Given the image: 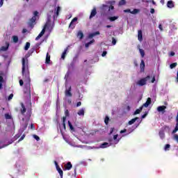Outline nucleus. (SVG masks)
<instances>
[{"mask_svg": "<svg viewBox=\"0 0 178 178\" xmlns=\"http://www.w3.org/2000/svg\"><path fill=\"white\" fill-rule=\"evenodd\" d=\"M92 37H95V35H94V33H92L89 34V35H88V38H92Z\"/></svg>", "mask_w": 178, "mask_h": 178, "instance_id": "59", "label": "nucleus"}, {"mask_svg": "<svg viewBox=\"0 0 178 178\" xmlns=\"http://www.w3.org/2000/svg\"><path fill=\"white\" fill-rule=\"evenodd\" d=\"M131 15H137L140 13V9L134 8V10L131 11Z\"/></svg>", "mask_w": 178, "mask_h": 178, "instance_id": "28", "label": "nucleus"}, {"mask_svg": "<svg viewBox=\"0 0 178 178\" xmlns=\"http://www.w3.org/2000/svg\"><path fill=\"white\" fill-rule=\"evenodd\" d=\"M6 46H2L1 47V51H6L7 49H9V42H6Z\"/></svg>", "mask_w": 178, "mask_h": 178, "instance_id": "14", "label": "nucleus"}, {"mask_svg": "<svg viewBox=\"0 0 178 178\" xmlns=\"http://www.w3.org/2000/svg\"><path fill=\"white\" fill-rule=\"evenodd\" d=\"M22 76L25 83L24 92L26 98H31V79H30V71L29 70V60L22 58Z\"/></svg>", "mask_w": 178, "mask_h": 178, "instance_id": "1", "label": "nucleus"}, {"mask_svg": "<svg viewBox=\"0 0 178 178\" xmlns=\"http://www.w3.org/2000/svg\"><path fill=\"white\" fill-rule=\"evenodd\" d=\"M45 63L47 65L51 63V56H49V53H47Z\"/></svg>", "mask_w": 178, "mask_h": 178, "instance_id": "17", "label": "nucleus"}, {"mask_svg": "<svg viewBox=\"0 0 178 178\" xmlns=\"http://www.w3.org/2000/svg\"><path fill=\"white\" fill-rule=\"evenodd\" d=\"M170 148V145L169 144H167L164 147V150L165 151H169V149Z\"/></svg>", "mask_w": 178, "mask_h": 178, "instance_id": "37", "label": "nucleus"}, {"mask_svg": "<svg viewBox=\"0 0 178 178\" xmlns=\"http://www.w3.org/2000/svg\"><path fill=\"white\" fill-rule=\"evenodd\" d=\"M84 114H85L84 108H81L77 112V115H79V116H84Z\"/></svg>", "mask_w": 178, "mask_h": 178, "instance_id": "21", "label": "nucleus"}, {"mask_svg": "<svg viewBox=\"0 0 178 178\" xmlns=\"http://www.w3.org/2000/svg\"><path fill=\"white\" fill-rule=\"evenodd\" d=\"M140 67V73H144L145 70V63L144 62V60H141Z\"/></svg>", "mask_w": 178, "mask_h": 178, "instance_id": "7", "label": "nucleus"}, {"mask_svg": "<svg viewBox=\"0 0 178 178\" xmlns=\"http://www.w3.org/2000/svg\"><path fill=\"white\" fill-rule=\"evenodd\" d=\"M115 130V128H111L109 134H112Z\"/></svg>", "mask_w": 178, "mask_h": 178, "instance_id": "62", "label": "nucleus"}, {"mask_svg": "<svg viewBox=\"0 0 178 178\" xmlns=\"http://www.w3.org/2000/svg\"><path fill=\"white\" fill-rule=\"evenodd\" d=\"M170 56H175V51H171L170 54Z\"/></svg>", "mask_w": 178, "mask_h": 178, "instance_id": "63", "label": "nucleus"}, {"mask_svg": "<svg viewBox=\"0 0 178 178\" xmlns=\"http://www.w3.org/2000/svg\"><path fill=\"white\" fill-rule=\"evenodd\" d=\"M134 66H136V67H137L138 66V63L137 62V60H135L134 61Z\"/></svg>", "mask_w": 178, "mask_h": 178, "instance_id": "49", "label": "nucleus"}, {"mask_svg": "<svg viewBox=\"0 0 178 178\" xmlns=\"http://www.w3.org/2000/svg\"><path fill=\"white\" fill-rule=\"evenodd\" d=\"M42 36V35L40 33V34L35 38V40H36V41H38V40H40Z\"/></svg>", "mask_w": 178, "mask_h": 178, "instance_id": "44", "label": "nucleus"}, {"mask_svg": "<svg viewBox=\"0 0 178 178\" xmlns=\"http://www.w3.org/2000/svg\"><path fill=\"white\" fill-rule=\"evenodd\" d=\"M150 13H152V15H154V13H155V9L151 8L150 9Z\"/></svg>", "mask_w": 178, "mask_h": 178, "instance_id": "55", "label": "nucleus"}, {"mask_svg": "<svg viewBox=\"0 0 178 178\" xmlns=\"http://www.w3.org/2000/svg\"><path fill=\"white\" fill-rule=\"evenodd\" d=\"M106 54H108V52H106V51H104L103 53L102 54V56H106Z\"/></svg>", "mask_w": 178, "mask_h": 178, "instance_id": "50", "label": "nucleus"}, {"mask_svg": "<svg viewBox=\"0 0 178 178\" xmlns=\"http://www.w3.org/2000/svg\"><path fill=\"white\" fill-rule=\"evenodd\" d=\"M29 48H30V42H27L26 43L25 47H24V50L25 51H29Z\"/></svg>", "mask_w": 178, "mask_h": 178, "instance_id": "35", "label": "nucleus"}, {"mask_svg": "<svg viewBox=\"0 0 178 178\" xmlns=\"http://www.w3.org/2000/svg\"><path fill=\"white\" fill-rule=\"evenodd\" d=\"M84 37V33L81 31H79L77 33V38H79V40H83Z\"/></svg>", "mask_w": 178, "mask_h": 178, "instance_id": "18", "label": "nucleus"}, {"mask_svg": "<svg viewBox=\"0 0 178 178\" xmlns=\"http://www.w3.org/2000/svg\"><path fill=\"white\" fill-rule=\"evenodd\" d=\"M139 52L142 58H144V56H145V51H144L143 49H139Z\"/></svg>", "mask_w": 178, "mask_h": 178, "instance_id": "30", "label": "nucleus"}, {"mask_svg": "<svg viewBox=\"0 0 178 178\" xmlns=\"http://www.w3.org/2000/svg\"><path fill=\"white\" fill-rule=\"evenodd\" d=\"M76 106L79 107V106H81V102H79L76 103Z\"/></svg>", "mask_w": 178, "mask_h": 178, "instance_id": "61", "label": "nucleus"}, {"mask_svg": "<svg viewBox=\"0 0 178 178\" xmlns=\"http://www.w3.org/2000/svg\"><path fill=\"white\" fill-rule=\"evenodd\" d=\"M101 33H99V31H96V32H95V33H93V35H95H95H99Z\"/></svg>", "mask_w": 178, "mask_h": 178, "instance_id": "48", "label": "nucleus"}, {"mask_svg": "<svg viewBox=\"0 0 178 178\" xmlns=\"http://www.w3.org/2000/svg\"><path fill=\"white\" fill-rule=\"evenodd\" d=\"M3 76H2V75L0 74V83H3Z\"/></svg>", "mask_w": 178, "mask_h": 178, "instance_id": "52", "label": "nucleus"}, {"mask_svg": "<svg viewBox=\"0 0 178 178\" xmlns=\"http://www.w3.org/2000/svg\"><path fill=\"white\" fill-rule=\"evenodd\" d=\"M69 49V46L65 49L64 51L61 55V59H65L66 58V54H67V50Z\"/></svg>", "mask_w": 178, "mask_h": 178, "instance_id": "16", "label": "nucleus"}, {"mask_svg": "<svg viewBox=\"0 0 178 178\" xmlns=\"http://www.w3.org/2000/svg\"><path fill=\"white\" fill-rule=\"evenodd\" d=\"M124 13H131V10L130 9L124 10Z\"/></svg>", "mask_w": 178, "mask_h": 178, "instance_id": "46", "label": "nucleus"}, {"mask_svg": "<svg viewBox=\"0 0 178 178\" xmlns=\"http://www.w3.org/2000/svg\"><path fill=\"white\" fill-rule=\"evenodd\" d=\"M56 169H57V171L58 172L60 177L63 178V170H62L60 167H57Z\"/></svg>", "mask_w": 178, "mask_h": 178, "instance_id": "22", "label": "nucleus"}, {"mask_svg": "<svg viewBox=\"0 0 178 178\" xmlns=\"http://www.w3.org/2000/svg\"><path fill=\"white\" fill-rule=\"evenodd\" d=\"M177 131H178V124H176L175 128L172 131L173 134H175V133H176Z\"/></svg>", "mask_w": 178, "mask_h": 178, "instance_id": "38", "label": "nucleus"}, {"mask_svg": "<svg viewBox=\"0 0 178 178\" xmlns=\"http://www.w3.org/2000/svg\"><path fill=\"white\" fill-rule=\"evenodd\" d=\"M31 129L32 130H35V127H34V124H31Z\"/></svg>", "mask_w": 178, "mask_h": 178, "instance_id": "57", "label": "nucleus"}, {"mask_svg": "<svg viewBox=\"0 0 178 178\" xmlns=\"http://www.w3.org/2000/svg\"><path fill=\"white\" fill-rule=\"evenodd\" d=\"M21 114L24 115L26 113V106H24V104L23 103H21Z\"/></svg>", "mask_w": 178, "mask_h": 178, "instance_id": "20", "label": "nucleus"}, {"mask_svg": "<svg viewBox=\"0 0 178 178\" xmlns=\"http://www.w3.org/2000/svg\"><path fill=\"white\" fill-rule=\"evenodd\" d=\"M118 19H119L118 16L108 17V19L110 20V22H115V20H118Z\"/></svg>", "mask_w": 178, "mask_h": 178, "instance_id": "27", "label": "nucleus"}, {"mask_svg": "<svg viewBox=\"0 0 178 178\" xmlns=\"http://www.w3.org/2000/svg\"><path fill=\"white\" fill-rule=\"evenodd\" d=\"M116 42H118V40H116L115 38H112L113 45H116Z\"/></svg>", "mask_w": 178, "mask_h": 178, "instance_id": "39", "label": "nucleus"}, {"mask_svg": "<svg viewBox=\"0 0 178 178\" xmlns=\"http://www.w3.org/2000/svg\"><path fill=\"white\" fill-rule=\"evenodd\" d=\"M94 42H95V40L93 39V40H90V42L86 43V44H85L86 48H88V47H90L91 45V44H94Z\"/></svg>", "mask_w": 178, "mask_h": 178, "instance_id": "23", "label": "nucleus"}, {"mask_svg": "<svg viewBox=\"0 0 178 178\" xmlns=\"http://www.w3.org/2000/svg\"><path fill=\"white\" fill-rule=\"evenodd\" d=\"M149 105H151V98L148 97L146 102L143 104L142 106H140L139 108L136 109L134 111V115H138L141 112V111H143V108H148Z\"/></svg>", "mask_w": 178, "mask_h": 178, "instance_id": "3", "label": "nucleus"}, {"mask_svg": "<svg viewBox=\"0 0 178 178\" xmlns=\"http://www.w3.org/2000/svg\"><path fill=\"white\" fill-rule=\"evenodd\" d=\"M52 19V16L48 15L47 22L44 26L45 29H48L49 33L54 30V28L55 27V22H51V20Z\"/></svg>", "mask_w": 178, "mask_h": 178, "instance_id": "2", "label": "nucleus"}, {"mask_svg": "<svg viewBox=\"0 0 178 178\" xmlns=\"http://www.w3.org/2000/svg\"><path fill=\"white\" fill-rule=\"evenodd\" d=\"M3 5V0H0V8H2Z\"/></svg>", "mask_w": 178, "mask_h": 178, "instance_id": "60", "label": "nucleus"}, {"mask_svg": "<svg viewBox=\"0 0 178 178\" xmlns=\"http://www.w3.org/2000/svg\"><path fill=\"white\" fill-rule=\"evenodd\" d=\"M123 5H126V0H121L118 3V6H123Z\"/></svg>", "mask_w": 178, "mask_h": 178, "instance_id": "33", "label": "nucleus"}, {"mask_svg": "<svg viewBox=\"0 0 178 178\" xmlns=\"http://www.w3.org/2000/svg\"><path fill=\"white\" fill-rule=\"evenodd\" d=\"M65 118H67V116H69V110H66L65 111Z\"/></svg>", "mask_w": 178, "mask_h": 178, "instance_id": "47", "label": "nucleus"}, {"mask_svg": "<svg viewBox=\"0 0 178 178\" xmlns=\"http://www.w3.org/2000/svg\"><path fill=\"white\" fill-rule=\"evenodd\" d=\"M6 119H12V115H9L8 113L5 114Z\"/></svg>", "mask_w": 178, "mask_h": 178, "instance_id": "40", "label": "nucleus"}, {"mask_svg": "<svg viewBox=\"0 0 178 178\" xmlns=\"http://www.w3.org/2000/svg\"><path fill=\"white\" fill-rule=\"evenodd\" d=\"M33 16H35V17H37V16H38V11H34Z\"/></svg>", "mask_w": 178, "mask_h": 178, "instance_id": "51", "label": "nucleus"}, {"mask_svg": "<svg viewBox=\"0 0 178 178\" xmlns=\"http://www.w3.org/2000/svg\"><path fill=\"white\" fill-rule=\"evenodd\" d=\"M65 97H73V94H72V86L65 90Z\"/></svg>", "mask_w": 178, "mask_h": 178, "instance_id": "9", "label": "nucleus"}, {"mask_svg": "<svg viewBox=\"0 0 178 178\" xmlns=\"http://www.w3.org/2000/svg\"><path fill=\"white\" fill-rule=\"evenodd\" d=\"M159 29L160 31H163V28H162V24L159 25Z\"/></svg>", "mask_w": 178, "mask_h": 178, "instance_id": "54", "label": "nucleus"}, {"mask_svg": "<svg viewBox=\"0 0 178 178\" xmlns=\"http://www.w3.org/2000/svg\"><path fill=\"white\" fill-rule=\"evenodd\" d=\"M68 126L72 131H76L74 127H73V124H72V122H70V121H68Z\"/></svg>", "mask_w": 178, "mask_h": 178, "instance_id": "26", "label": "nucleus"}, {"mask_svg": "<svg viewBox=\"0 0 178 178\" xmlns=\"http://www.w3.org/2000/svg\"><path fill=\"white\" fill-rule=\"evenodd\" d=\"M165 109H166V106H159L157 108L158 112H162L163 113H165Z\"/></svg>", "mask_w": 178, "mask_h": 178, "instance_id": "11", "label": "nucleus"}, {"mask_svg": "<svg viewBox=\"0 0 178 178\" xmlns=\"http://www.w3.org/2000/svg\"><path fill=\"white\" fill-rule=\"evenodd\" d=\"M126 131H127V129H124L123 130L120 131V134H123V133H126Z\"/></svg>", "mask_w": 178, "mask_h": 178, "instance_id": "56", "label": "nucleus"}, {"mask_svg": "<svg viewBox=\"0 0 178 178\" xmlns=\"http://www.w3.org/2000/svg\"><path fill=\"white\" fill-rule=\"evenodd\" d=\"M115 9V7L113 6H108L103 4L102 6V12H110L111 10H113Z\"/></svg>", "mask_w": 178, "mask_h": 178, "instance_id": "5", "label": "nucleus"}, {"mask_svg": "<svg viewBox=\"0 0 178 178\" xmlns=\"http://www.w3.org/2000/svg\"><path fill=\"white\" fill-rule=\"evenodd\" d=\"M150 78L151 77L149 76H147L145 78L139 80L137 82L138 86H140V87H143V86H145V84H147V81H148Z\"/></svg>", "mask_w": 178, "mask_h": 178, "instance_id": "4", "label": "nucleus"}, {"mask_svg": "<svg viewBox=\"0 0 178 178\" xmlns=\"http://www.w3.org/2000/svg\"><path fill=\"white\" fill-rule=\"evenodd\" d=\"M45 30H47V28H45L44 26L42 30L41 31V32L40 33L42 34V35H44V34H45Z\"/></svg>", "mask_w": 178, "mask_h": 178, "instance_id": "41", "label": "nucleus"}, {"mask_svg": "<svg viewBox=\"0 0 178 178\" xmlns=\"http://www.w3.org/2000/svg\"><path fill=\"white\" fill-rule=\"evenodd\" d=\"M65 170H70V169H72V168H73V165H72L71 162H67L65 166Z\"/></svg>", "mask_w": 178, "mask_h": 178, "instance_id": "10", "label": "nucleus"}, {"mask_svg": "<svg viewBox=\"0 0 178 178\" xmlns=\"http://www.w3.org/2000/svg\"><path fill=\"white\" fill-rule=\"evenodd\" d=\"M13 98V94L11 93V94L8 96V101H10V99H12Z\"/></svg>", "mask_w": 178, "mask_h": 178, "instance_id": "45", "label": "nucleus"}, {"mask_svg": "<svg viewBox=\"0 0 178 178\" xmlns=\"http://www.w3.org/2000/svg\"><path fill=\"white\" fill-rule=\"evenodd\" d=\"M109 120H110L109 117H108V115H106V116L105 117V119H104V123H105V124H108Z\"/></svg>", "mask_w": 178, "mask_h": 178, "instance_id": "34", "label": "nucleus"}, {"mask_svg": "<svg viewBox=\"0 0 178 178\" xmlns=\"http://www.w3.org/2000/svg\"><path fill=\"white\" fill-rule=\"evenodd\" d=\"M118 135H114L113 136V140H115V144H118V143H119L120 140L118 139Z\"/></svg>", "mask_w": 178, "mask_h": 178, "instance_id": "32", "label": "nucleus"}, {"mask_svg": "<svg viewBox=\"0 0 178 178\" xmlns=\"http://www.w3.org/2000/svg\"><path fill=\"white\" fill-rule=\"evenodd\" d=\"M138 41H143V31L141 30L138 31Z\"/></svg>", "mask_w": 178, "mask_h": 178, "instance_id": "13", "label": "nucleus"}, {"mask_svg": "<svg viewBox=\"0 0 178 178\" xmlns=\"http://www.w3.org/2000/svg\"><path fill=\"white\" fill-rule=\"evenodd\" d=\"M138 120H140V118L138 117H136L135 118H133L130 121H129L128 124H134V123H136V121Z\"/></svg>", "mask_w": 178, "mask_h": 178, "instance_id": "15", "label": "nucleus"}, {"mask_svg": "<svg viewBox=\"0 0 178 178\" xmlns=\"http://www.w3.org/2000/svg\"><path fill=\"white\" fill-rule=\"evenodd\" d=\"M37 21V17H35V16L32 17L29 22H28V26L29 27H31V29H34V23H35V22Z\"/></svg>", "mask_w": 178, "mask_h": 178, "instance_id": "6", "label": "nucleus"}, {"mask_svg": "<svg viewBox=\"0 0 178 178\" xmlns=\"http://www.w3.org/2000/svg\"><path fill=\"white\" fill-rule=\"evenodd\" d=\"M176 66H177V63H173L170 64V69H175V67H176Z\"/></svg>", "mask_w": 178, "mask_h": 178, "instance_id": "36", "label": "nucleus"}, {"mask_svg": "<svg viewBox=\"0 0 178 178\" xmlns=\"http://www.w3.org/2000/svg\"><path fill=\"white\" fill-rule=\"evenodd\" d=\"M96 15H97V8H94L90 13V19H92V17H94Z\"/></svg>", "mask_w": 178, "mask_h": 178, "instance_id": "12", "label": "nucleus"}, {"mask_svg": "<svg viewBox=\"0 0 178 178\" xmlns=\"http://www.w3.org/2000/svg\"><path fill=\"white\" fill-rule=\"evenodd\" d=\"M26 137L25 134H23L21 138L19 139V142L22 141V140H24V138Z\"/></svg>", "mask_w": 178, "mask_h": 178, "instance_id": "43", "label": "nucleus"}, {"mask_svg": "<svg viewBox=\"0 0 178 178\" xmlns=\"http://www.w3.org/2000/svg\"><path fill=\"white\" fill-rule=\"evenodd\" d=\"M168 8L172 9V8H175V3H173L172 1H168L167 3Z\"/></svg>", "mask_w": 178, "mask_h": 178, "instance_id": "19", "label": "nucleus"}, {"mask_svg": "<svg viewBox=\"0 0 178 178\" xmlns=\"http://www.w3.org/2000/svg\"><path fill=\"white\" fill-rule=\"evenodd\" d=\"M13 42H15V44H17V42H19V37L16 35L13 36Z\"/></svg>", "mask_w": 178, "mask_h": 178, "instance_id": "25", "label": "nucleus"}, {"mask_svg": "<svg viewBox=\"0 0 178 178\" xmlns=\"http://www.w3.org/2000/svg\"><path fill=\"white\" fill-rule=\"evenodd\" d=\"M33 138H35V140H36V141H40V138L37 135H33Z\"/></svg>", "mask_w": 178, "mask_h": 178, "instance_id": "42", "label": "nucleus"}, {"mask_svg": "<svg viewBox=\"0 0 178 178\" xmlns=\"http://www.w3.org/2000/svg\"><path fill=\"white\" fill-rule=\"evenodd\" d=\"M66 122V117L63 118V123H65Z\"/></svg>", "mask_w": 178, "mask_h": 178, "instance_id": "64", "label": "nucleus"}, {"mask_svg": "<svg viewBox=\"0 0 178 178\" xmlns=\"http://www.w3.org/2000/svg\"><path fill=\"white\" fill-rule=\"evenodd\" d=\"M55 10V14L56 15V16H59V12H60V7L58 6L56 9L54 10Z\"/></svg>", "mask_w": 178, "mask_h": 178, "instance_id": "29", "label": "nucleus"}, {"mask_svg": "<svg viewBox=\"0 0 178 178\" xmlns=\"http://www.w3.org/2000/svg\"><path fill=\"white\" fill-rule=\"evenodd\" d=\"M159 137L161 138V140H163V138H165V131H160L159 132Z\"/></svg>", "mask_w": 178, "mask_h": 178, "instance_id": "24", "label": "nucleus"}, {"mask_svg": "<svg viewBox=\"0 0 178 178\" xmlns=\"http://www.w3.org/2000/svg\"><path fill=\"white\" fill-rule=\"evenodd\" d=\"M78 18L77 17H74L70 22V25H69V28L70 29H74V27H76V24H74V22H77Z\"/></svg>", "mask_w": 178, "mask_h": 178, "instance_id": "8", "label": "nucleus"}, {"mask_svg": "<svg viewBox=\"0 0 178 178\" xmlns=\"http://www.w3.org/2000/svg\"><path fill=\"white\" fill-rule=\"evenodd\" d=\"M147 115H148L147 113H145L144 115H143L141 116V118H142V119H145V118H147Z\"/></svg>", "mask_w": 178, "mask_h": 178, "instance_id": "53", "label": "nucleus"}, {"mask_svg": "<svg viewBox=\"0 0 178 178\" xmlns=\"http://www.w3.org/2000/svg\"><path fill=\"white\" fill-rule=\"evenodd\" d=\"M24 84V82L21 79L19 80V86H22Z\"/></svg>", "mask_w": 178, "mask_h": 178, "instance_id": "58", "label": "nucleus"}, {"mask_svg": "<svg viewBox=\"0 0 178 178\" xmlns=\"http://www.w3.org/2000/svg\"><path fill=\"white\" fill-rule=\"evenodd\" d=\"M109 145V143H104L100 145V148H106Z\"/></svg>", "mask_w": 178, "mask_h": 178, "instance_id": "31", "label": "nucleus"}]
</instances>
